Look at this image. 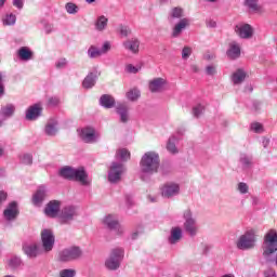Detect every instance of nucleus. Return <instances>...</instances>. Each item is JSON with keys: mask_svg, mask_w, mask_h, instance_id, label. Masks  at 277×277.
I'll return each instance as SVG.
<instances>
[{"mask_svg": "<svg viewBox=\"0 0 277 277\" xmlns=\"http://www.w3.org/2000/svg\"><path fill=\"white\" fill-rule=\"evenodd\" d=\"M161 166V158H159V153L157 151H146L140 161L141 168V180L148 182L153 174L159 172Z\"/></svg>", "mask_w": 277, "mask_h": 277, "instance_id": "1", "label": "nucleus"}, {"mask_svg": "<svg viewBox=\"0 0 277 277\" xmlns=\"http://www.w3.org/2000/svg\"><path fill=\"white\" fill-rule=\"evenodd\" d=\"M58 175L67 181H78V183H81V185H90L88 173L83 168L75 169L66 166L60 169Z\"/></svg>", "mask_w": 277, "mask_h": 277, "instance_id": "2", "label": "nucleus"}, {"mask_svg": "<svg viewBox=\"0 0 277 277\" xmlns=\"http://www.w3.org/2000/svg\"><path fill=\"white\" fill-rule=\"evenodd\" d=\"M277 252V232L269 229L264 236L263 256L266 261L271 262L272 254Z\"/></svg>", "mask_w": 277, "mask_h": 277, "instance_id": "3", "label": "nucleus"}, {"mask_svg": "<svg viewBox=\"0 0 277 277\" xmlns=\"http://www.w3.org/2000/svg\"><path fill=\"white\" fill-rule=\"evenodd\" d=\"M83 258V249L78 246H71L58 252V261L61 263H72Z\"/></svg>", "mask_w": 277, "mask_h": 277, "instance_id": "4", "label": "nucleus"}, {"mask_svg": "<svg viewBox=\"0 0 277 277\" xmlns=\"http://www.w3.org/2000/svg\"><path fill=\"white\" fill-rule=\"evenodd\" d=\"M122 259H124V250L122 248H115L111 250L110 255L105 261V267L111 272H116V269L120 267Z\"/></svg>", "mask_w": 277, "mask_h": 277, "instance_id": "5", "label": "nucleus"}, {"mask_svg": "<svg viewBox=\"0 0 277 277\" xmlns=\"http://www.w3.org/2000/svg\"><path fill=\"white\" fill-rule=\"evenodd\" d=\"M256 246V234L254 230H248L236 241L238 250H252Z\"/></svg>", "mask_w": 277, "mask_h": 277, "instance_id": "6", "label": "nucleus"}, {"mask_svg": "<svg viewBox=\"0 0 277 277\" xmlns=\"http://www.w3.org/2000/svg\"><path fill=\"white\" fill-rule=\"evenodd\" d=\"M184 220V230L190 237H196L198 235V223L196 222V217H194V212L190 209H186L183 212Z\"/></svg>", "mask_w": 277, "mask_h": 277, "instance_id": "7", "label": "nucleus"}, {"mask_svg": "<svg viewBox=\"0 0 277 277\" xmlns=\"http://www.w3.org/2000/svg\"><path fill=\"white\" fill-rule=\"evenodd\" d=\"M124 172H127V167L122 162H111L108 170V182L113 185L120 183Z\"/></svg>", "mask_w": 277, "mask_h": 277, "instance_id": "8", "label": "nucleus"}, {"mask_svg": "<svg viewBox=\"0 0 277 277\" xmlns=\"http://www.w3.org/2000/svg\"><path fill=\"white\" fill-rule=\"evenodd\" d=\"M79 215V209L75 206H66L58 213V219L62 224H70Z\"/></svg>", "mask_w": 277, "mask_h": 277, "instance_id": "9", "label": "nucleus"}, {"mask_svg": "<svg viewBox=\"0 0 277 277\" xmlns=\"http://www.w3.org/2000/svg\"><path fill=\"white\" fill-rule=\"evenodd\" d=\"M41 243L44 252H51L55 246V235L53 229H43L41 232Z\"/></svg>", "mask_w": 277, "mask_h": 277, "instance_id": "10", "label": "nucleus"}, {"mask_svg": "<svg viewBox=\"0 0 277 277\" xmlns=\"http://www.w3.org/2000/svg\"><path fill=\"white\" fill-rule=\"evenodd\" d=\"M234 31L242 40H250L254 37V28L250 24H238L235 26Z\"/></svg>", "mask_w": 277, "mask_h": 277, "instance_id": "11", "label": "nucleus"}, {"mask_svg": "<svg viewBox=\"0 0 277 277\" xmlns=\"http://www.w3.org/2000/svg\"><path fill=\"white\" fill-rule=\"evenodd\" d=\"M181 194V185L174 182L166 183L161 188L162 198H174Z\"/></svg>", "mask_w": 277, "mask_h": 277, "instance_id": "12", "label": "nucleus"}, {"mask_svg": "<svg viewBox=\"0 0 277 277\" xmlns=\"http://www.w3.org/2000/svg\"><path fill=\"white\" fill-rule=\"evenodd\" d=\"M79 136L85 144H94L98 140V134H96V130L93 128H83Z\"/></svg>", "mask_w": 277, "mask_h": 277, "instance_id": "13", "label": "nucleus"}, {"mask_svg": "<svg viewBox=\"0 0 277 277\" xmlns=\"http://www.w3.org/2000/svg\"><path fill=\"white\" fill-rule=\"evenodd\" d=\"M21 211L18 210V203L16 201H12L8 205L6 209L3 211V216L6 222H14Z\"/></svg>", "mask_w": 277, "mask_h": 277, "instance_id": "14", "label": "nucleus"}, {"mask_svg": "<svg viewBox=\"0 0 277 277\" xmlns=\"http://www.w3.org/2000/svg\"><path fill=\"white\" fill-rule=\"evenodd\" d=\"M168 84V80L163 78H154L149 81V91L153 94H157L159 92H163V88Z\"/></svg>", "mask_w": 277, "mask_h": 277, "instance_id": "15", "label": "nucleus"}, {"mask_svg": "<svg viewBox=\"0 0 277 277\" xmlns=\"http://www.w3.org/2000/svg\"><path fill=\"white\" fill-rule=\"evenodd\" d=\"M61 203L57 200L50 201L45 208L44 213L48 217H57L60 215Z\"/></svg>", "mask_w": 277, "mask_h": 277, "instance_id": "16", "label": "nucleus"}, {"mask_svg": "<svg viewBox=\"0 0 277 277\" xmlns=\"http://www.w3.org/2000/svg\"><path fill=\"white\" fill-rule=\"evenodd\" d=\"M226 55L229 60H239V57H241V45H239L237 41H232Z\"/></svg>", "mask_w": 277, "mask_h": 277, "instance_id": "17", "label": "nucleus"}, {"mask_svg": "<svg viewBox=\"0 0 277 277\" xmlns=\"http://www.w3.org/2000/svg\"><path fill=\"white\" fill-rule=\"evenodd\" d=\"M187 27H189V19L187 18L180 19V22L175 24V26L172 29V34H171L172 38H179V36H181L183 31L187 29Z\"/></svg>", "mask_w": 277, "mask_h": 277, "instance_id": "18", "label": "nucleus"}, {"mask_svg": "<svg viewBox=\"0 0 277 277\" xmlns=\"http://www.w3.org/2000/svg\"><path fill=\"white\" fill-rule=\"evenodd\" d=\"M122 44L126 51H130V53H133L134 55H137V53H140V40L137 38L129 39Z\"/></svg>", "mask_w": 277, "mask_h": 277, "instance_id": "19", "label": "nucleus"}, {"mask_svg": "<svg viewBox=\"0 0 277 277\" xmlns=\"http://www.w3.org/2000/svg\"><path fill=\"white\" fill-rule=\"evenodd\" d=\"M98 71H91L82 81V87L84 90H90L96 85V79H98Z\"/></svg>", "mask_w": 277, "mask_h": 277, "instance_id": "20", "label": "nucleus"}, {"mask_svg": "<svg viewBox=\"0 0 277 277\" xmlns=\"http://www.w3.org/2000/svg\"><path fill=\"white\" fill-rule=\"evenodd\" d=\"M42 116V108L35 104L30 106L26 111V120H38Z\"/></svg>", "mask_w": 277, "mask_h": 277, "instance_id": "21", "label": "nucleus"}, {"mask_svg": "<svg viewBox=\"0 0 277 277\" xmlns=\"http://www.w3.org/2000/svg\"><path fill=\"white\" fill-rule=\"evenodd\" d=\"M58 124L60 123L56 121V119H50L45 124V129H44L45 135H49V137H55V135H57Z\"/></svg>", "mask_w": 277, "mask_h": 277, "instance_id": "22", "label": "nucleus"}, {"mask_svg": "<svg viewBox=\"0 0 277 277\" xmlns=\"http://www.w3.org/2000/svg\"><path fill=\"white\" fill-rule=\"evenodd\" d=\"M181 239H183V229H181V227H172L171 235L168 238L169 243H171V246H174L179 243Z\"/></svg>", "mask_w": 277, "mask_h": 277, "instance_id": "23", "label": "nucleus"}, {"mask_svg": "<svg viewBox=\"0 0 277 277\" xmlns=\"http://www.w3.org/2000/svg\"><path fill=\"white\" fill-rule=\"evenodd\" d=\"M246 77H248V74L242 68L237 69L232 75V82L234 85H241L243 81H246Z\"/></svg>", "mask_w": 277, "mask_h": 277, "instance_id": "24", "label": "nucleus"}, {"mask_svg": "<svg viewBox=\"0 0 277 277\" xmlns=\"http://www.w3.org/2000/svg\"><path fill=\"white\" fill-rule=\"evenodd\" d=\"M100 105L105 109H113L116 107V98L109 94H104L100 97Z\"/></svg>", "mask_w": 277, "mask_h": 277, "instance_id": "25", "label": "nucleus"}, {"mask_svg": "<svg viewBox=\"0 0 277 277\" xmlns=\"http://www.w3.org/2000/svg\"><path fill=\"white\" fill-rule=\"evenodd\" d=\"M44 198H47V187L40 186L32 196V202L36 206L41 205Z\"/></svg>", "mask_w": 277, "mask_h": 277, "instance_id": "26", "label": "nucleus"}, {"mask_svg": "<svg viewBox=\"0 0 277 277\" xmlns=\"http://www.w3.org/2000/svg\"><path fill=\"white\" fill-rule=\"evenodd\" d=\"M23 251L28 256V259H36V256H38V245L26 243L23 246Z\"/></svg>", "mask_w": 277, "mask_h": 277, "instance_id": "27", "label": "nucleus"}, {"mask_svg": "<svg viewBox=\"0 0 277 277\" xmlns=\"http://www.w3.org/2000/svg\"><path fill=\"white\" fill-rule=\"evenodd\" d=\"M109 19L105 15L97 16L94 23V27L96 31H105L107 29V25Z\"/></svg>", "mask_w": 277, "mask_h": 277, "instance_id": "28", "label": "nucleus"}, {"mask_svg": "<svg viewBox=\"0 0 277 277\" xmlns=\"http://www.w3.org/2000/svg\"><path fill=\"white\" fill-rule=\"evenodd\" d=\"M104 224L107 225V228L110 230H118L120 228V223H118V217L109 214L104 219Z\"/></svg>", "mask_w": 277, "mask_h": 277, "instance_id": "29", "label": "nucleus"}, {"mask_svg": "<svg viewBox=\"0 0 277 277\" xmlns=\"http://www.w3.org/2000/svg\"><path fill=\"white\" fill-rule=\"evenodd\" d=\"M17 54L19 60H22L23 62H29V60L34 57V52H31V50H29L27 47H22L17 51Z\"/></svg>", "mask_w": 277, "mask_h": 277, "instance_id": "30", "label": "nucleus"}, {"mask_svg": "<svg viewBox=\"0 0 277 277\" xmlns=\"http://www.w3.org/2000/svg\"><path fill=\"white\" fill-rule=\"evenodd\" d=\"M117 114L120 116L121 122H129V107L124 104L117 106Z\"/></svg>", "mask_w": 277, "mask_h": 277, "instance_id": "31", "label": "nucleus"}, {"mask_svg": "<svg viewBox=\"0 0 277 277\" xmlns=\"http://www.w3.org/2000/svg\"><path fill=\"white\" fill-rule=\"evenodd\" d=\"M14 111H16L14 104H8L1 108L0 116H2V118H12Z\"/></svg>", "mask_w": 277, "mask_h": 277, "instance_id": "32", "label": "nucleus"}, {"mask_svg": "<svg viewBox=\"0 0 277 277\" xmlns=\"http://www.w3.org/2000/svg\"><path fill=\"white\" fill-rule=\"evenodd\" d=\"M167 150L171 153V155H176V153H179V148H176V136L172 135L169 137L167 142Z\"/></svg>", "mask_w": 277, "mask_h": 277, "instance_id": "33", "label": "nucleus"}, {"mask_svg": "<svg viewBox=\"0 0 277 277\" xmlns=\"http://www.w3.org/2000/svg\"><path fill=\"white\" fill-rule=\"evenodd\" d=\"M239 161L245 170L252 168V156L248 154H241Z\"/></svg>", "mask_w": 277, "mask_h": 277, "instance_id": "34", "label": "nucleus"}, {"mask_svg": "<svg viewBox=\"0 0 277 277\" xmlns=\"http://www.w3.org/2000/svg\"><path fill=\"white\" fill-rule=\"evenodd\" d=\"M126 96L128 98V101H131L132 103L137 101V98H140V96H142V93L138 91L137 88L131 89L130 91H128L126 93Z\"/></svg>", "mask_w": 277, "mask_h": 277, "instance_id": "35", "label": "nucleus"}, {"mask_svg": "<svg viewBox=\"0 0 277 277\" xmlns=\"http://www.w3.org/2000/svg\"><path fill=\"white\" fill-rule=\"evenodd\" d=\"M183 17V8L180 6H175L173 9H171L170 13H169V19L173 21L174 18H182Z\"/></svg>", "mask_w": 277, "mask_h": 277, "instance_id": "36", "label": "nucleus"}, {"mask_svg": "<svg viewBox=\"0 0 277 277\" xmlns=\"http://www.w3.org/2000/svg\"><path fill=\"white\" fill-rule=\"evenodd\" d=\"M101 55H103V52H101V49L94 47V45H91L88 50V56L91 58V60H95V57H101Z\"/></svg>", "mask_w": 277, "mask_h": 277, "instance_id": "37", "label": "nucleus"}, {"mask_svg": "<svg viewBox=\"0 0 277 277\" xmlns=\"http://www.w3.org/2000/svg\"><path fill=\"white\" fill-rule=\"evenodd\" d=\"M21 265H23V261L18 256H12L9 260V267L12 269H17V267H21Z\"/></svg>", "mask_w": 277, "mask_h": 277, "instance_id": "38", "label": "nucleus"}, {"mask_svg": "<svg viewBox=\"0 0 277 277\" xmlns=\"http://www.w3.org/2000/svg\"><path fill=\"white\" fill-rule=\"evenodd\" d=\"M117 157L121 159V161H129V159H131V153L129 149H119L117 151Z\"/></svg>", "mask_w": 277, "mask_h": 277, "instance_id": "39", "label": "nucleus"}, {"mask_svg": "<svg viewBox=\"0 0 277 277\" xmlns=\"http://www.w3.org/2000/svg\"><path fill=\"white\" fill-rule=\"evenodd\" d=\"M245 5L252 12H259V0H245Z\"/></svg>", "mask_w": 277, "mask_h": 277, "instance_id": "40", "label": "nucleus"}, {"mask_svg": "<svg viewBox=\"0 0 277 277\" xmlns=\"http://www.w3.org/2000/svg\"><path fill=\"white\" fill-rule=\"evenodd\" d=\"M65 10L68 14H77V12H79V6H77V4L72 3V2H68L65 5Z\"/></svg>", "mask_w": 277, "mask_h": 277, "instance_id": "41", "label": "nucleus"}, {"mask_svg": "<svg viewBox=\"0 0 277 277\" xmlns=\"http://www.w3.org/2000/svg\"><path fill=\"white\" fill-rule=\"evenodd\" d=\"M77 276V271L72 268H65L60 272V277H75Z\"/></svg>", "mask_w": 277, "mask_h": 277, "instance_id": "42", "label": "nucleus"}, {"mask_svg": "<svg viewBox=\"0 0 277 277\" xmlns=\"http://www.w3.org/2000/svg\"><path fill=\"white\" fill-rule=\"evenodd\" d=\"M3 25H16V15L8 14L3 19Z\"/></svg>", "mask_w": 277, "mask_h": 277, "instance_id": "43", "label": "nucleus"}, {"mask_svg": "<svg viewBox=\"0 0 277 277\" xmlns=\"http://www.w3.org/2000/svg\"><path fill=\"white\" fill-rule=\"evenodd\" d=\"M205 111V106L202 105H197L195 107H193V116L195 118H200V116H202V113Z\"/></svg>", "mask_w": 277, "mask_h": 277, "instance_id": "44", "label": "nucleus"}, {"mask_svg": "<svg viewBox=\"0 0 277 277\" xmlns=\"http://www.w3.org/2000/svg\"><path fill=\"white\" fill-rule=\"evenodd\" d=\"M21 161L24 166H31L34 163V157L30 154H25L22 156Z\"/></svg>", "mask_w": 277, "mask_h": 277, "instance_id": "45", "label": "nucleus"}, {"mask_svg": "<svg viewBox=\"0 0 277 277\" xmlns=\"http://www.w3.org/2000/svg\"><path fill=\"white\" fill-rule=\"evenodd\" d=\"M119 34L123 38H128V36H131V28L129 26L121 25L119 26Z\"/></svg>", "mask_w": 277, "mask_h": 277, "instance_id": "46", "label": "nucleus"}, {"mask_svg": "<svg viewBox=\"0 0 277 277\" xmlns=\"http://www.w3.org/2000/svg\"><path fill=\"white\" fill-rule=\"evenodd\" d=\"M192 56V48L184 47L182 50V60H189Z\"/></svg>", "mask_w": 277, "mask_h": 277, "instance_id": "47", "label": "nucleus"}, {"mask_svg": "<svg viewBox=\"0 0 277 277\" xmlns=\"http://www.w3.org/2000/svg\"><path fill=\"white\" fill-rule=\"evenodd\" d=\"M251 131H254V133H263V124L259 122L252 123Z\"/></svg>", "mask_w": 277, "mask_h": 277, "instance_id": "48", "label": "nucleus"}, {"mask_svg": "<svg viewBox=\"0 0 277 277\" xmlns=\"http://www.w3.org/2000/svg\"><path fill=\"white\" fill-rule=\"evenodd\" d=\"M67 64H68V61H66V58H61L55 63V67L58 69L66 68Z\"/></svg>", "mask_w": 277, "mask_h": 277, "instance_id": "49", "label": "nucleus"}, {"mask_svg": "<svg viewBox=\"0 0 277 277\" xmlns=\"http://www.w3.org/2000/svg\"><path fill=\"white\" fill-rule=\"evenodd\" d=\"M216 72L217 70L215 69V66L209 65L206 67V74L209 75L210 77H213V75H215Z\"/></svg>", "mask_w": 277, "mask_h": 277, "instance_id": "50", "label": "nucleus"}, {"mask_svg": "<svg viewBox=\"0 0 277 277\" xmlns=\"http://www.w3.org/2000/svg\"><path fill=\"white\" fill-rule=\"evenodd\" d=\"M238 192H240L241 194H248V184L240 182L238 184Z\"/></svg>", "mask_w": 277, "mask_h": 277, "instance_id": "51", "label": "nucleus"}, {"mask_svg": "<svg viewBox=\"0 0 277 277\" xmlns=\"http://www.w3.org/2000/svg\"><path fill=\"white\" fill-rule=\"evenodd\" d=\"M110 49H111V44L109 43V41H106V42H104V44L100 51L102 52V55H105V53L110 51Z\"/></svg>", "mask_w": 277, "mask_h": 277, "instance_id": "52", "label": "nucleus"}, {"mask_svg": "<svg viewBox=\"0 0 277 277\" xmlns=\"http://www.w3.org/2000/svg\"><path fill=\"white\" fill-rule=\"evenodd\" d=\"M126 70H127V72H131L132 75H136V72H140V68H137L131 64L126 67Z\"/></svg>", "mask_w": 277, "mask_h": 277, "instance_id": "53", "label": "nucleus"}, {"mask_svg": "<svg viewBox=\"0 0 277 277\" xmlns=\"http://www.w3.org/2000/svg\"><path fill=\"white\" fill-rule=\"evenodd\" d=\"M14 8H17V10H23L25 5V0H13Z\"/></svg>", "mask_w": 277, "mask_h": 277, "instance_id": "54", "label": "nucleus"}, {"mask_svg": "<svg viewBox=\"0 0 277 277\" xmlns=\"http://www.w3.org/2000/svg\"><path fill=\"white\" fill-rule=\"evenodd\" d=\"M48 103H49V105H50L51 107H55V105H58V104H60V97H56V96L50 97V98L48 100Z\"/></svg>", "mask_w": 277, "mask_h": 277, "instance_id": "55", "label": "nucleus"}, {"mask_svg": "<svg viewBox=\"0 0 277 277\" xmlns=\"http://www.w3.org/2000/svg\"><path fill=\"white\" fill-rule=\"evenodd\" d=\"M3 79H5V75L0 71V96L5 90V87L3 85Z\"/></svg>", "mask_w": 277, "mask_h": 277, "instance_id": "56", "label": "nucleus"}, {"mask_svg": "<svg viewBox=\"0 0 277 277\" xmlns=\"http://www.w3.org/2000/svg\"><path fill=\"white\" fill-rule=\"evenodd\" d=\"M206 25L210 29H215V27H217V23H215V21L213 19H207Z\"/></svg>", "mask_w": 277, "mask_h": 277, "instance_id": "57", "label": "nucleus"}, {"mask_svg": "<svg viewBox=\"0 0 277 277\" xmlns=\"http://www.w3.org/2000/svg\"><path fill=\"white\" fill-rule=\"evenodd\" d=\"M264 277H276V271L268 268L264 272Z\"/></svg>", "mask_w": 277, "mask_h": 277, "instance_id": "58", "label": "nucleus"}, {"mask_svg": "<svg viewBox=\"0 0 277 277\" xmlns=\"http://www.w3.org/2000/svg\"><path fill=\"white\" fill-rule=\"evenodd\" d=\"M5 200H8V193L1 190L0 192V203L5 202Z\"/></svg>", "mask_w": 277, "mask_h": 277, "instance_id": "59", "label": "nucleus"}, {"mask_svg": "<svg viewBox=\"0 0 277 277\" xmlns=\"http://www.w3.org/2000/svg\"><path fill=\"white\" fill-rule=\"evenodd\" d=\"M209 252H211V246L205 245L202 248V254L207 255Z\"/></svg>", "mask_w": 277, "mask_h": 277, "instance_id": "60", "label": "nucleus"}, {"mask_svg": "<svg viewBox=\"0 0 277 277\" xmlns=\"http://www.w3.org/2000/svg\"><path fill=\"white\" fill-rule=\"evenodd\" d=\"M127 203L131 207L133 205V197L131 195L126 196Z\"/></svg>", "mask_w": 277, "mask_h": 277, "instance_id": "61", "label": "nucleus"}, {"mask_svg": "<svg viewBox=\"0 0 277 277\" xmlns=\"http://www.w3.org/2000/svg\"><path fill=\"white\" fill-rule=\"evenodd\" d=\"M192 72H199L200 68H198V65H190Z\"/></svg>", "mask_w": 277, "mask_h": 277, "instance_id": "62", "label": "nucleus"}, {"mask_svg": "<svg viewBox=\"0 0 277 277\" xmlns=\"http://www.w3.org/2000/svg\"><path fill=\"white\" fill-rule=\"evenodd\" d=\"M140 233H142V232H137V230H136V232L132 233V234H131V239H132V240L137 239V237H140Z\"/></svg>", "mask_w": 277, "mask_h": 277, "instance_id": "63", "label": "nucleus"}, {"mask_svg": "<svg viewBox=\"0 0 277 277\" xmlns=\"http://www.w3.org/2000/svg\"><path fill=\"white\" fill-rule=\"evenodd\" d=\"M262 146H263L264 148H267V147L269 146V141H268V138H263V141H262Z\"/></svg>", "mask_w": 277, "mask_h": 277, "instance_id": "64", "label": "nucleus"}]
</instances>
